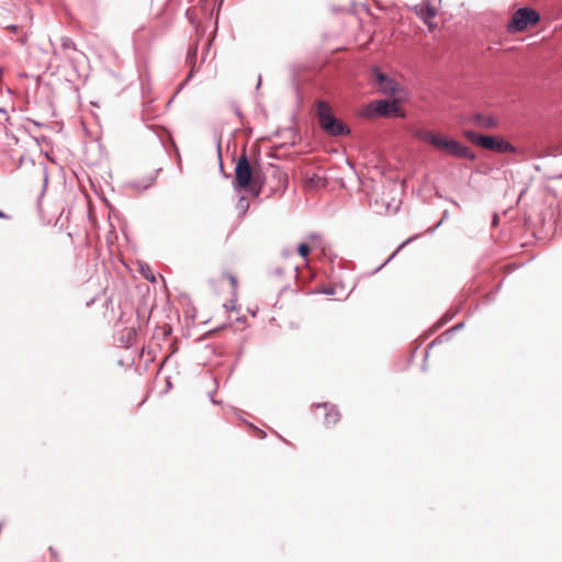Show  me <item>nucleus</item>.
I'll list each match as a JSON object with an SVG mask.
<instances>
[{
  "mask_svg": "<svg viewBox=\"0 0 562 562\" xmlns=\"http://www.w3.org/2000/svg\"><path fill=\"white\" fill-rule=\"evenodd\" d=\"M321 127L331 136L349 133L347 126L334 116L330 105L325 101H318L316 108Z\"/></svg>",
  "mask_w": 562,
  "mask_h": 562,
  "instance_id": "obj_3",
  "label": "nucleus"
},
{
  "mask_svg": "<svg viewBox=\"0 0 562 562\" xmlns=\"http://www.w3.org/2000/svg\"><path fill=\"white\" fill-rule=\"evenodd\" d=\"M8 29H10L12 32H16L18 26L16 25H10V26H8Z\"/></svg>",
  "mask_w": 562,
  "mask_h": 562,
  "instance_id": "obj_17",
  "label": "nucleus"
},
{
  "mask_svg": "<svg viewBox=\"0 0 562 562\" xmlns=\"http://www.w3.org/2000/svg\"><path fill=\"white\" fill-rule=\"evenodd\" d=\"M272 177L278 181L276 190H284L288 186V175L280 169L272 170Z\"/></svg>",
  "mask_w": 562,
  "mask_h": 562,
  "instance_id": "obj_11",
  "label": "nucleus"
},
{
  "mask_svg": "<svg viewBox=\"0 0 562 562\" xmlns=\"http://www.w3.org/2000/svg\"><path fill=\"white\" fill-rule=\"evenodd\" d=\"M372 74L375 85L382 93L396 94L400 91V85L392 78H389L386 75L382 74L378 68H373Z\"/></svg>",
  "mask_w": 562,
  "mask_h": 562,
  "instance_id": "obj_7",
  "label": "nucleus"
},
{
  "mask_svg": "<svg viewBox=\"0 0 562 562\" xmlns=\"http://www.w3.org/2000/svg\"><path fill=\"white\" fill-rule=\"evenodd\" d=\"M415 12L424 22H428L437 15V9L429 2L416 5Z\"/></svg>",
  "mask_w": 562,
  "mask_h": 562,
  "instance_id": "obj_9",
  "label": "nucleus"
},
{
  "mask_svg": "<svg viewBox=\"0 0 562 562\" xmlns=\"http://www.w3.org/2000/svg\"><path fill=\"white\" fill-rule=\"evenodd\" d=\"M61 46L64 49H69V48L76 49L75 43L68 37L61 38Z\"/></svg>",
  "mask_w": 562,
  "mask_h": 562,
  "instance_id": "obj_15",
  "label": "nucleus"
},
{
  "mask_svg": "<svg viewBox=\"0 0 562 562\" xmlns=\"http://www.w3.org/2000/svg\"><path fill=\"white\" fill-rule=\"evenodd\" d=\"M412 134L415 138L423 143L429 144L435 149L445 153L446 155L475 160L476 155L467 146L454 139H449L445 135L427 128H414Z\"/></svg>",
  "mask_w": 562,
  "mask_h": 562,
  "instance_id": "obj_1",
  "label": "nucleus"
},
{
  "mask_svg": "<svg viewBox=\"0 0 562 562\" xmlns=\"http://www.w3.org/2000/svg\"><path fill=\"white\" fill-rule=\"evenodd\" d=\"M373 111L383 116L404 117V112L398 105L397 100H380L371 104Z\"/></svg>",
  "mask_w": 562,
  "mask_h": 562,
  "instance_id": "obj_6",
  "label": "nucleus"
},
{
  "mask_svg": "<svg viewBox=\"0 0 562 562\" xmlns=\"http://www.w3.org/2000/svg\"><path fill=\"white\" fill-rule=\"evenodd\" d=\"M539 13L530 8H520L514 14L508 24V32H522L529 25H535L539 22Z\"/></svg>",
  "mask_w": 562,
  "mask_h": 562,
  "instance_id": "obj_5",
  "label": "nucleus"
},
{
  "mask_svg": "<svg viewBox=\"0 0 562 562\" xmlns=\"http://www.w3.org/2000/svg\"><path fill=\"white\" fill-rule=\"evenodd\" d=\"M220 280L228 281V283L231 285L232 295H236L237 288H238V280H237V277L233 272H223Z\"/></svg>",
  "mask_w": 562,
  "mask_h": 562,
  "instance_id": "obj_12",
  "label": "nucleus"
},
{
  "mask_svg": "<svg viewBox=\"0 0 562 562\" xmlns=\"http://www.w3.org/2000/svg\"><path fill=\"white\" fill-rule=\"evenodd\" d=\"M297 252L301 257L305 258L311 252V248L307 244H301L297 248Z\"/></svg>",
  "mask_w": 562,
  "mask_h": 562,
  "instance_id": "obj_14",
  "label": "nucleus"
},
{
  "mask_svg": "<svg viewBox=\"0 0 562 562\" xmlns=\"http://www.w3.org/2000/svg\"><path fill=\"white\" fill-rule=\"evenodd\" d=\"M472 122L476 126H479L481 128H486V130L495 128L498 125V122L495 117L490 116V115H483V114H475L472 117Z\"/></svg>",
  "mask_w": 562,
  "mask_h": 562,
  "instance_id": "obj_10",
  "label": "nucleus"
},
{
  "mask_svg": "<svg viewBox=\"0 0 562 562\" xmlns=\"http://www.w3.org/2000/svg\"><path fill=\"white\" fill-rule=\"evenodd\" d=\"M307 181H308L310 187H312V188H319V187L325 186V179L317 175H314Z\"/></svg>",
  "mask_w": 562,
  "mask_h": 562,
  "instance_id": "obj_13",
  "label": "nucleus"
},
{
  "mask_svg": "<svg viewBox=\"0 0 562 562\" xmlns=\"http://www.w3.org/2000/svg\"><path fill=\"white\" fill-rule=\"evenodd\" d=\"M463 136L471 143L495 151V153H515L516 148L507 140L496 136L482 135L473 131H463Z\"/></svg>",
  "mask_w": 562,
  "mask_h": 562,
  "instance_id": "obj_4",
  "label": "nucleus"
},
{
  "mask_svg": "<svg viewBox=\"0 0 562 562\" xmlns=\"http://www.w3.org/2000/svg\"><path fill=\"white\" fill-rule=\"evenodd\" d=\"M235 183L238 188L249 189V191L256 195H258L262 189L259 171L250 166L245 155L240 156L236 162Z\"/></svg>",
  "mask_w": 562,
  "mask_h": 562,
  "instance_id": "obj_2",
  "label": "nucleus"
},
{
  "mask_svg": "<svg viewBox=\"0 0 562 562\" xmlns=\"http://www.w3.org/2000/svg\"><path fill=\"white\" fill-rule=\"evenodd\" d=\"M428 25V29L430 31L435 30L437 27L436 23H432L431 20H428V22H425Z\"/></svg>",
  "mask_w": 562,
  "mask_h": 562,
  "instance_id": "obj_16",
  "label": "nucleus"
},
{
  "mask_svg": "<svg viewBox=\"0 0 562 562\" xmlns=\"http://www.w3.org/2000/svg\"><path fill=\"white\" fill-rule=\"evenodd\" d=\"M317 407H322L325 409V426L326 427H335L341 419V414L338 408L328 403L319 404Z\"/></svg>",
  "mask_w": 562,
  "mask_h": 562,
  "instance_id": "obj_8",
  "label": "nucleus"
},
{
  "mask_svg": "<svg viewBox=\"0 0 562 562\" xmlns=\"http://www.w3.org/2000/svg\"><path fill=\"white\" fill-rule=\"evenodd\" d=\"M0 217L1 218H7L8 216L2 211H0Z\"/></svg>",
  "mask_w": 562,
  "mask_h": 562,
  "instance_id": "obj_18",
  "label": "nucleus"
}]
</instances>
